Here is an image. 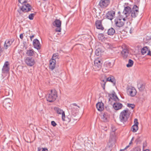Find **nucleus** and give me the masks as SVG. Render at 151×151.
<instances>
[{"label":"nucleus","mask_w":151,"mask_h":151,"mask_svg":"<svg viewBox=\"0 0 151 151\" xmlns=\"http://www.w3.org/2000/svg\"><path fill=\"white\" fill-rule=\"evenodd\" d=\"M132 143V141H130V142H129V145L131 144Z\"/></svg>","instance_id":"54"},{"label":"nucleus","mask_w":151,"mask_h":151,"mask_svg":"<svg viewBox=\"0 0 151 151\" xmlns=\"http://www.w3.org/2000/svg\"><path fill=\"white\" fill-rule=\"evenodd\" d=\"M110 2V0H101L99 5L102 8H105L108 6Z\"/></svg>","instance_id":"8"},{"label":"nucleus","mask_w":151,"mask_h":151,"mask_svg":"<svg viewBox=\"0 0 151 151\" xmlns=\"http://www.w3.org/2000/svg\"><path fill=\"white\" fill-rule=\"evenodd\" d=\"M134 124L131 127V130L133 132H136L138 129V124L139 123L138 122V120L137 119H135L134 121Z\"/></svg>","instance_id":"14"},{"label":"nucleus","mask_w":151,"mask_h":151,"mask_svg":"<svg viewBox=\"0 0 151 151\" xmlns=\"http://www.w3.org/2000/svg\"><path fill=\"white\" fill-rule=\"evenodd\" d=\"M109 96L111 99L114 100L116 102L119 101V99L117 96L116 95V93L115 92L112 94H110L109 95Z\"/></svg>","instance_id":"25"},{"label":"nucleus","mask_w":151,"mask_h":151,"mask_svg":"<svg viewBox=\"0 0 151 151\" xmlns=\"http://www.w3.org/2000/svg\"><path fill=\"white\" fill-rule=\"evenodd\" d=\"M109 117V116L108 113H105L101 117L102 121L105 122H107L108 121Z\"/></svg>","instance_id":"27"},{"label":"nucleus","mask_w":151,"mask_h":151,"mask_svg":"<svg viewBox=\"0 0 151 151\" xmlns=\"http://www.w3.org/2000/svg\"><path fill=\"white\" fill-rule=\"evenodd\" d=\"M142 55H144L147 54L146 55L151 56V52L150 50L148 49L147 47H143L141 50Z\"/></svg>","instance_id":"16"},{"label":"nucleus","mask_w":151,"mask_h":151,"mask_svg":"<svg viewBox=\"0 0 151 151\" xmlns=\"http://www.w3.org/2000/svg\"><path fill=\"white\" fill-rule=\"evenodd\" d=\"M113 106L114 109L117 110L121 109L123 105L122 104L116 102L114 103Z\"/></svg>","instance_id":"20"},{"label":"nucleus","mask_w":151,"mask_h":151,"mask_svg":"<svg viewBox=\"0 0 151 151\" xmlns=\"http://www.w3.org/2000/svg\"><path fill=\"white\" fill-rule=\"evenodd\" d=\"M101 51L100 48H98L96 49L95 51V53L96 55L97 56H99L101 55Z\"/></svg>","instance_id":"34"},{"label":"nucleus","mask_w":151,"mask_h":151,"mask_svg":"<svg viewBox=\"0 0 151 151\" xmlns=\"http://www.w3.org/2000/svg\"><path fill=\"white\" fill-rule=\"evenodd\" d=\"M26 63L28 66H32L35 63V62L32 58L27 57L25 60Z\"/></svg>","instance_id":"9"},{"label":"nucleus","mask_w":151,"mask_h":151,"mask_svg":"<svg viewBox=\"0 0 151 151\" xmlns=\"http://www.w3.org/2000/svg\"><path fill=\"white\" fill-rule=\"evenodd\" d=\"M124 150H120V151H124Z\"/></svg>","instance_id":"56"},{"label":"nucleus","mask_w":151,"mask_h":151,"mask_svg":"<svg viewBox=\"0 0 151 151\" xmlns=\"http://www.w3.org/2000/svg\"><path fill=\"white\" fill-rule=\"evenodd\" d=\"M77 108H76V115H77L76 111H77ZM79 110H79V109L78 110V112H77V113H78V114H80V115L81 116L82 113V109H79Z\"/></svg>","instance_id":"41"},{"label":"nucleus","mask_w":151,"mask_h":151,"mask_svg":"<svg viewBox=\"0 0 151 151\" xmlns=\"http://www.w3.org/2000/svg\"><path fill=\"white\" fill-rule=\"evenodd\" d=\"M58 59L59 55L58 54L56 53L53 54L52 59L50 60L55 61L56 62L58 61Z\"/></svg>","instance_id":"30"},{"label":"nucleus","mask_w":151,"mask_h":151,"mask_svg":"<svg viewBox=\"0 0 151 151\" xmlns=\"http://www.w3.org/2000/svg\"><path fill=\"white\" fill-rule=\"evenodd\" d=\"M106 81L111 82L114 85H115L116 83V80L114 77L113 76H110L109 77L106 79Z\"/></svg>","instance_id":"23"},{"label":"nucleus","mask_w":151,"mask_h":151,"mask_svg":"<svg viewBox=\"0 0 151 151\" xmlns=\"http://www.w3.org/2000/svg\"><path fill=\"white\" fill-rule=\"evenodd\" d=\"M53 24L54 26L56 27H61V22L60 20L56 19L53 22Z\"/></svg>","instance_id":"29"},{"label":"nucleus","mask_w":151,"mask_h":151,"mask_svg":"<svg viewBox=\"0 0 151 151\" xmlns=\"http://www.w3.org/2000/svg\"><path fill=\"white\" fill-rule=\"evenodd\" d=\"M106 31V33H107V34L110 36L113 35L115 32V29L112 27H111L108 29L107 31L106 29L104 32H105Z\"/></svg>","instance_id":"24"},{"label":"nucleus","mask_w":151,"mask_h":151,"mask_svg":"<svg viewBox=\"0 0 151 151\" xmlns=\"http://www.w3.org/2000/svg\"><path fill=\"white\" fill-rule=\"evenodd\" d=\"M118 14H120V12H118ZM124 17L123 16V15H119L116 18H119V19H121L122 20V19L123 18V17Z\"/></svg>","instance_id":"42"},{"label":"nucleus","mask_w":151,"mask_h":151,"mask_svg":"<svg viewBox=\"0 0 151 151\" xmlns=\"http://www.w3.org/2000/svg\"><path fill=\"white\" fill-rule=\"evenodd\" d=\"M61 27H57L55 29V31L56 32H60L61 31Z\"/></svg>","instance_id":"45"},{"label":"nucleus","mask_w":151,"mask_h":151,"mask_svg":"<svg viewBox=\"0 0 151 151\" xmlns=\"http://www.w3.org/2000/svg\"><path fill=\"white\" fill-rule=\"evenodd\" d=\"M140 137H139V136L137 137V139H136V142L137 143H138L139 142H141V140L140 139Z\"/></svg>","instance_id":"44"},{"label":"nucleus","mask_w":151,"mask_h":151,"mask_svg":"<svg viewBox=\"0 0 151 151\" xmlns=\"http://www.w3.org/2000/svg\"><path fill=\"white\" fill-rule=\"evenodd\" d=\"M140 149L139 147H136L134 149V151H140Z\"/></svg>","instance_id":"47"},{"label":"nucleus","mask_w":151,"mask_h":151,"mask_svg":"<svg viewBox=\"0 0 151 151\" xmlns=\"http://www.w3.org/2000/svg\"><path fill=\"white\" fill-rule=\"evenodd\" d=\"M138 9V8L136 5L134 6L130 12L132 17L135 18L137 17L139 12Z\"/></svg>","instance_id":"7"},{"label":"nucleus","mask_w":151,"mask_h":151,"mask_svg":"<svg viewBox=\"0 0 151 151\" xmlns=\"http://www.w3.org/2000/svg\"><path fill=\"white\" fill-rule=\"evenodd\" d=\"M75 147V145H73V147Z\"/></svg>","instance_id":"57"},{"label":"nucleus","mask_w":151,"mask_h":151,"mask_svg":"<svg viewBox=\"0 0 151 151\" xmlns=\"http://www.w3.org/2000/svg\"><path fill=\"white\" fill-rule=\"evenodd\" d=\"M102 20H97L95 22V25L97 29L103 30L104 28L102 24Z\"/></svg>","instance_id":"18"},{"label":"nucleus","mask_w":151,"mask_h":151,"mask_svg":"<svg viewBox=\"0 0 151 151\" xmlns=\"http://www.w3.org/2000/svg\"><path fill=\"white\" fill-rule=\"evenodd\" d=\"M34 35H32V36H30V39L31 41L32 40V39L34 38Z\"/></svg>","instance_id":"51"},{"label":"nucleus","mask_w":151,"mask_h":151,"mask_svg":"<svg viewBox=\"0 0 151 151\" xmlns=\"http://www.w3.org/2000/svg\"><path fill=\"white\" fill-rule=\"evenodd\" d=\"M115 140V137L113 135H111L110 139L108 143L107 146L109 148L112 147L114 144Z\"/></svg>","instance_id":"13"},{"label":"nucleus","mask_w":151,"mask_h":151,"mask_svg":"<svg viewBox=\"0 0 151 151\" xmlns=\"http://www.w3.org/2000/svg\"><path fill=\"white\" fill-rule=\"evenodd\" d=\"M76 106H77L78 108H80V107L78 106H77L76 105Z\"/></svg>","instance_id":"55"},{"label":"nucleus","mask_w":151,"mask_h":151,"mask_svg":"<svg viewBox=\"0 0 151 151\" xmlns=\"http://www.w3.org/2000/svg\"><path fill=\"white\" fill-rule=\"evenodd\" d=\"M54 110L56 112L59 114H62V118L63 121L65 120V116L64 112L60 109L57 107H55L54 108Z\"/></svg>","instance_id":"12"},{"label":"nucleus","mask_w":151,"mask_h":151,"mask_svg":"<svg viewBox=\"0 0 151 151\" xmlns=\"http://www.w3.org/2000/svg\"><path fill=\"white\" fill-rule=\"evenodd\" d=\"M122 48L123 50L121 52V54L124 58H126L129 54V50L126 47H124V48H123V47H122Z\"/></svg>","instance_id":"19"},{"label":"nucleus","mask_w":151,"mask_h":151,"mask_svg":"<svg viewBox=\"0 0 151 151\" xmlns=\"http://www.w3.org/2000/svg\"><path fill=\"white\" fill-rule=\"evenodd\" d=\"M131 10L130 7L129 6H126L124 8L122 14L125 15V17H127L130 14Z\"/></svg>","instance_id":"17"},{"label":"nucleus","mask_w":151,"mask_h":151,"mask_svg":"<svg viewBox=\"0 0 151 151\" xmlns=\"http://www.w3.org/2000/svg\"><path fill=\"white\" fill-rule=\"evenodd\" d=\"M35 15L34 13L31 14L29 15V18L30 20H33Z\"/></svg>","instance_id":"39"},{"label":"nucleus","mask_w":151,"mask_h":151,"mask_svg":"<svg viewBox=\"0 0 151 151\" xmlns=\"http://www.w3.org/2000/svg\"><path fill=\"white\" fill-rule=\"evenodd\" d=\"M19 37H20V38L21 39H22L23 38V34H21L20 35Z\"/></svg>","instance_id":"48"},{"label":"nucleus","mask_w":151,"mask_h":151,"mask_svg":"<svg viewBox=\"0 0 151 151\" xmlns=\"http://www.w3.org/2000/svg\"><path fill=\"white\" fill-rule=\"evenodd\" d=\"M115 11L110 10L108 11L106 14V16L107 19L110 20H112L115 17Z\"/></svg>","instance_id":"10"},{"label":"nucleus","mask_w":151,"mask_h":151,"mask_svg":"<svg viewBox=\"0 0 151 151\" xmlns=\"http://www.w3.org/2000/svg\"><path fill=\"white\" fill-rule=\"evenodd\" d=\"M42 151H48V150L46 148H43Z\"/></svg>","instance_id":"50"},{"label":"nucleus","mask_w":151,"mask_h":151,"mask_svg":"<svg viewBox=\"0 0 151 151\" xmlns=\"http://www.w3.org/2000/svg\"><path fill=\"white\" fill-rule=\"evenodd\" d=\"M104 104L102 102H99L96 104V107L98 110L100 111H102L104 109Z\"/></svg>","instance_id":"22"},{"label":"nucleus","mask_w":151,"mask_h":151,"mask_svg":"<svg viewBox=\"0 0 151 151\" xmlns=\"http://www.w3.org/2000/svg\"><path fill=\"white\" fill-rule=\"evenodd\" d=\"M114 62H108L106 63V65L108 68H111L114 65Z\"/></svg>","instance_id":"33"},{"label":"nucleus","mask_w":151,"mask_h":151,"mask_svg":"<svg viewBox=\"0 0 151 151\" xmlns=\"http://www.w3.org/2000/svg\"><path fill=\"white\" fill-rule=\"evenodd\" d=\"M137 86L140 91H142L144 90L145 88V85L143 84L139 83L137 85Z\"/></svg>","instance_id":"31"},{"label":"nucleus","mask_w":151,"mask_h":151,"mask_svg":"<svg viewBox=\"0 0 151 151\" xmlns=\"http://www.w3.org/2000/svg\"><path fill=\"white\" fill-rule=\"evenodd\" d=\"M56 62L55 61L50 60V61L49 68L52 70H53L55 68Z\"/></svg>","instance_id":"28"},{"label":"nucleus","mask_w":151,"mask_h":151,"mask_svg":"<svg viewBox=\"0 0 151 151\" xmlns=\"http://www.w3.org/2000/svg\"><path fill=\"white\" fill-rule=\"evenodd\" d=\"M127 106L129 107H131L133 109L135 107V105L133 104H128Z\"/></svg>","instance_id":"40"},{"label":"nucleus","mask_w":151,"mask_h":151,"mask_svg":"<svg viewBox=\"0 0 151 151\" xmlns=\"http://www.w3.org/2000/svg\"><path fill=\"white\" fill-rule=\"evenodd\" d=\"M106 80H101V85L103 89H104L105 88V85L106 82Z\"/></svg>","instance_id":"36"},{"label":"nucleus","mask_w":151,"mask_h":151,"mask_svg":"<svg viewBox=\"0 0 151 151\" xmlns=\"http://www.w3.org/2000/svg\"><path fill=\"white\" fill-rule=\"evenodd\" d=\"M18 12L20 14H22L23 12H24V11L22 9V7H20V9L18 10Z\"/></svg>","instance_id":"43"},{"label":"nucleus","mask_w":151,"mask_h":151,"mask_svg":"<svg viewBox=\"0 0 151 151\" xmlns=\"http://www.w3.org/2000/svg\"><path fill=\"white\" fill-rule=\"evenodd\" d=\"M10 69V64L9 62L6 61L2 69V73L4 74H7L9 72Z\"/></svg>","instance_id":"4"},{"label":"nucleus","mask_w":151,"mask_h":151,"mask_svg":"<svg viewBox=\"0 0 151 151\" xmlns=\"http://www.w3.org/2000/svg\"><path fill=\"white\" fill-rule=\"evenodd\" d=\"M14 41V39L13 38L6 40L4 44V48L7 49L11 45Z\"/></svg>","instance_id":"11"},{"label":"nucleus","mask_w":151,"mask_h":151,"mask_svg":"<svg viewBox=\"0 0 151 151\" xmlns=\"http://www.w3.org/2000/svg\"><path fill=\"white\" fill-rule=\"evenodd\" d=\"M133 64V61L130 59L129 60L128 63L127 65V67H132Z\"/></svg>","instance_id":"35"},{"label":"nucleus","mask_w":151,"mask_h":151,"mask_svg":"<svg viewBox=\"0 0 151 151\" xmlns=\"http://www.w3.org/2000/svg\"><path fill=\"white\" fill-rule=\"evenodd\" d=\"M129 147V145H128L124 149V150H126Z\"/></svg>","instance_id":"52"},{"label":"nucleus","mask_w":151,"mask_h":151,"mask_svg":"<svg viewBox=\"0 0 151 151\" xmlns=\"http://www.w3.org/2000/svg\"><path fill=\"white\" fill-rule=\"evenodd\" d=\"M94 68L96 69L97 70H99L101 67L102 63L101 60L99 58L96 59L94 61Z\"/></svg>","instance_id":"6"},{"label":"nucleus","mask_w":151,"mask_h":151,"mask_svg":"<svg viewBox=\"0 0 151 151\" xmlns=\"http://www.w3.org/2000/svg\"><path fill=\"white\" fill-rule=\"evenodd\" d=\"M98 37L99 40L101 41H102L104 37V35L103 33L99 34Z\"/></svg>","instance_id":"37"},{"label":"nucleus","mask_w":151,"mask_h":151,"mask_svg":"<svg viewBox=\"0 0 151 151\" xmlns=\"http://www.w3.org/2000/svg\"><path fill=\"white\" fill-rule=\"evenodd\" d=\"M127 17H125H125H123V18H122V20L123 21H124V22H125V21L126 20L125 18H127Z\"/></svg>","instance_id":"49"},{"label":"nucleus","mask_w":151,"mask_h":151,"mask_svg":"<svg viewBox=\"0 0 151 151\" xmlns=\"http://www.w3.org/2000/svg\"><path fill=\"white\" fill-rule=\"evenodd\" d=\"M114 23L116 26L119 28L122 27L125 24L124 22L122 21L119 18H116L115 19Z\"/></svg>","instance_id":"5"},{"label":"nucleus","mask_w":151,"mask_h":151,"mask_svg":"<svg viewBox=\"0 0 151 151\" xmlns=\"http://www.w3.org/2000/svg\"><path fill=\"white\" fill-rule=\"evenodd\" d=\"M33 44L35 48L37 50L40 49V43L37 39H35L34 40Z\"/></svg>","instance_id":"21"},{"label":"nucleus","mask_w":151,"mask_h":151,"mask_svg":"<svg viewBox=\"0 0 151 151\" xmlns=\"http://www.w3.org/2000/svg\"><path fill=\"white\" fill-rule=\"evenodd\" d=\"M41 150V149L38 148V151H40Z\"/></svg>","instance_id":"53"},{"label":"nucleus","mask_w":151,"mask_h":151,"mask_svg":"<svg viewBox=\"0 0 151 151\" xmlns=\"http://www.w3.org/2000/svg\"><path fill=\"white\" fill-rule=\"evenodd\" d=\"M126 30L127 32H128V31L131 34L132 33V31H133V29L132 27H130L129 28V27H127L126 28Z\"/></svg>","instance_id":"38"},{"label":"nucleus","mask_w":151,"mask_h":151,"mask_svg":"<svg viewBox=\"0 0 151 151\" xmlns=\"http://www.w3.org/2000/svg\"><path fill=\"white\" fill-rule=\"evenodd\" d=\"M129 114L128 109L124 110L121 112L119 116V119L121 122L124 124L127 121L129 117Z\"/></svg>","instance_id":"2"},{"label":"nucleus","mask_w":151,"mask_h":151,"mask_svg":"<svg viewBox=\"0 0 151 151\" xmlns=\"http://www.w3.org/2000/svg\"><path fill=\"white\" fill-rule=\"evenodd\" d=\"M57 97V92L55 89L51 90L50 92L46 96L47 100L50 102H54Z\"/></svg>","instance_id":"1"},{"label":"nucleus","mask_w":151,"mask_h":151,"mask_svg":"<svg viewBox=\"0 0 151 151\" xmlns=\"http://www.w3.org/2000/svg\"><path fill=\"white\" fill-rule=\"evenodd\" d=\"M11 101L9 99H5L3 101V105L4 106H5L6 108L8 107H10V102Z\"/></svg>","instance_id":"26"},{"label":"nucleus","mask_w":151,"mask_h":151,"mask_svg":"<svg viewBox=\"0 0 151 151\" xmlns=\"http://www.w3.org/2000/svg\"><path fill=\"white\" fill-rule=\"evenodd\" d=\"M26 54L28 56H32L34 54V51L33 49L28 50L27 51Z\"/></svg>","instance_id":"32"},{"label":"nucleus","mask_w":151,"mask_h":151,"mask_svg":"<svg viewBox=\"0 0 151 151\" xmlns=\"http://www.w3.org/2000/svg\"><path fill=\"white\" fill-rule=\"evenodd\" d=\"M51 124L53 126L55 127L56 125V124L54 121H52L51 122Z\"/></svg>","instance_id":"46"},{"label":"nucleus","mask_w":151,"mask_h":151,"mask_svg":"<svg viewBox=\"0 0 151 151\" xmlns=\"http://www.w3.org/2000/svg\"><path fill=\"white\" fill-rule=\"evenodd\" d=\"M27 0H19V1L22 4V9L24 12L30 11L32 9L31 6L27 2Z\"/></svg>","instance_id":"3"},{"label":"nucleus","mask_w":151,"mask_h":151,"mask_svg":"<svg viewBox=\"0 0 151 151\" xmlns=\"http://www.w3.org/2000/svg\"><path fill=\"white\" fill-rule=\"evenodd\" d=\"M127 93L131 96H134L136 94L137 91L134 88H129L127 90Z\"/></svg>","instance_id":"15"}]
</instances>
